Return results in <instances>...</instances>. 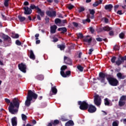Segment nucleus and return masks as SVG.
<instances>
[{"mask_svg":"<svg viewBox=\"0 0 126 126\" xmlns=\"http://www.w3.org/2000/svg\"><path fill=\"white\" fill-rule=\"evenodd\" d=\"M4 100L7 104H10L8 107L9 113L12 115H15L18 112V109H19V106L20 105L19 99L14 98L11 102H10V100L8 98H5Z\"/></svg>","mask_w":126,"mask_h":126,"instance_id":"obj_1","label":"nucleus"},{"mask_svg":"<svg viewBox=\"0 0 126 126\" xmlns=\"http://www.w3.org/2000/svg\"><path fill=\"white\" fill-rule=\"evenodd\" d=\"M37 98H38V94L34 92H33L32 90H29L28 92L27 99L25 101V105L27 107H29L31 105V101L33 100V99L36 100Z\"/></svg>","mask_w":126,"mask_h":126,"instance_id":"obj_2","label":"nucleus"},{"mask_svg":"<svg viewBox=\"0 0 126 126\" xmlns=\"http://www.w3.org/2000/svg\"><path fill=\"white\" fill-rule=\"evenodd\" d=\"M106 78L108 80L109 84H111V75L108 74L107 73H105L102 72H99V77H97V79L99 80L101 83H104V84H106V83L105 82Z\"/></svg>","mask_w":126,"mask_h":126,"instance_id":"obj_3","label":"nucleus"},{"mask_svg":"<svg viewBox=\"0 0 126 126\" xmlns=\"http://www.w3.org/2000/svg\"><path fill=\"white\" fill-rule=\"evenodd\" d=\"M78 104L80 105L79 108L82 111H85L86 110H87L89 107V105L85 101H79Z\"/></svg>","mask_w":126,"mask_h":126,"instance_id":"obj_4","label":"nucleus"},{"mask_svg":"<svg viewBox=\"0 0 126 126\" xmlns=\"http://www.w3.org/2000/svg\"><path fill=\"white\" fill-rule=\"evenodd\" d=\"M94 105H96L97 107L100 108V106H101V103H102V99L99 97V95H94Z\"/></svg>","mask_w":126,"mask_h":126,"instance_id":"obj_5","label":"nucleus"},{"mask_svg":"<svg viewBox=\"0 0 126 126\" xmlns=\"http://www.w3.org/2000/svg\"><path fill=\"white\" fill-rule=\"evenodd\" d=\"M126 95H122L121 96L118 102L119 107H124L126 105Z\"/></svg>","mask_w":126,"mask_h":126,"instance_id":"obj_6","label":"nucleus"},{"mask_svg":"<svg viewBox=\"0 0 126 126\" xmlns=\"http://www.w3.org/2000/svg\"><path fill=\"white\" fill-rule=\"evenodd\" d=\"M126 61V55L124 57H120L118 58V60L116 61V64L117 65H121L123 63Z\"/></svg>","mask_w":126,"mask_h":126,"instance_id":"obj_7","label":"nucleus"},{"mask_svg":"<svg viewBox=\"0 0 126 126\" xmlns=\"http://www.w3.org/2000/svg\"><path fill=\"white\" fill-rule=\"evenodd\" d=\"M18 67L19 69L22 71V72H23L24 73H26V64L21 63L20 64H18Z\"/></svg>","mask_w":126,"mask_h":126,"instance_id":"obj_8","label":"nucleus"},{"mask_svg":"<svg viewBox=\"0 0 126 126\" xmlns=\"http://www.w3.org/2000/svg\"><path fill=\"white\" fill-rule=\"evenodd\" d=\"M46 14L49 17H56L57 16V12L56 11L47 10L46 11Z\"/></svg>","mask_w":126,"mask_h":126,"instance_id":"obj_9","label":"nucleus"},{"mask_svg":"<svg viewBox=\"0 0 126 126\" xmlns=\"http://www.w3.org/2000/svg\"><path fill=\"white\" fill-rule=\"evenodd\" d=\"M89 113H95L97 111V108L94 105L90 104L89 105V108L88 110Z\"/></svg>","mask_w":126,"mask_h":126,"instance_id":"obj_10","label":"nucleus"},{"mask_svg":"<svg viewBox=\"0 0 126 126\" xmlns=\"http://www.w3.org/2000/svg\"><path fill=\"white\" fill-rule=\"evenodd\" d=\"M64 63L66 64H68V65H72V61H71V59L66 56L64 57Z\"/></svg>","mask_w":126,"mask_h":126,"instance_id":"obj_11","label":"nucleus"},{"mask_svg":"<svg viewBox=\"0 0 126 126\" xmlns=\"http://www.w3.org/2000/svg\"><path fill=\"white\" fill-rule=\"evenodd\" d=\"M24 10V14L26 15H29L32 13V10L28 6H26L23 8Z\"/></svg>","mask_w":126,"mask_h":126,"instance_id":"obj_12","label":"nucleus"},{"mask_svg":"<svg viewBox=\"0 0 126 126\" xmlns=\"http://www.w3.org/2000/svg\"><path fill=\"white\" fill-rule=\"evenodd\" d=\"M111 85L112 86H118L119 85V81L116 78H111Z\"/></svg>","mask_w":126,"mask_h":126,"instance_id":"obj_13","label":"nucleus"},{"mask_svg":"<svg viewBox=\"0 0 126 126\" xmlns=\"http://www.w3.org/2000/svg\"><path fill=\"white\" fill-rule=\"evenodd\" d=\"M58 93V90L56 88V86H54L51 88V91L50 93V96L52 95H56Z\"/></svg>","mask_w":126,"mask_h":126,"instance_id":"obj_14","label":"nucleus"},{"mask_svg":"<svg viewBox=\"0 0 126 126\" xmlns=\"http://www.w3.org/2000/svg\"><path fill=\"white\" fill-rule=\"evenodd\" d=\"M58 27L54 25L50 27V32L51 34H55L57 31Z\"/></svg>","mask_w":126,"mask_h":126,"instance_id":"obj_15","label":"nucleus"},{"mask_svg":"<svg viewBox=\"0 0 126 126\" xmlns=\"http://www.w3.org/2000/svg\"><path fill=\"white\" fill-rule=\"evenodd\" d=\"M67 69V66L65 65H63L61 68V71H60V74L61 75H64V70L65 69Z\"/></svg>","mask_w":126,"mask_h":126,"instance_id":"obj_16","label":"nucleus"},{"mask_svg":"<svg viewBox=\"0 0 126 126\" xmlns=\"http://www.w3.org/2000/svg\"><path fill=\"white\" fill-rule=\"evenodd\" d=\"M37 13H38L41 16V17H44V16L45 15V11H42V10L38 8L37 10Z\"/></svg>","mask_w":126,"mask_h":126,"instance_id":"obj_17","label":"nucleus"},{"mask_svg":"<svg viewBox=\"0 0 126 126\" xmlns=\"http://www.w3.org/2000/svg\"><path fill=\"white\" fill-rule=\"evenodd\" d=\"M90 37V36L87 35L86 37L83 39L84 42H86V43H89V44H90V43H91V42L92 41V38L88 39V37Z\"/></svg>","mask_w":126,"mask_h":126,"instance_id":"obj_18","label":"nucleus"},{"mask_svg":"<svg viewBox=\"0 0 126 126\" xmlns=\"http://www.w3.org/2000/svg\"><path fill=\"white\" fill-rule=\"evenodd\" d=\"M11 123L12 126H17V120L16 117H14L11 119Z\"/></svg>","mask_w":126,"mask_h":126,"instance_id":"obj_19","label":"nucleus"},{"mask_svg":"<svg viewBox=\"0 0 126 126\" xmlns=\"http://www.w3.org/2000/svg\"><path fill=\"white\" fill-rule=\"evenodd\" d=\"M58 31H62L61 34H64L65 32H67V29L65 27L59 28L58 29Z\"/></svg>","mask_w":126,"mask_h":126,"instance_id":"obj_20","label":"nucleus"},{"mask_svg":"<svg viewBox=\"0 0 126 126\" xmlns=\"http://www.w3.org/2000/svg\"><path fill=\"white\" fill-rule=\"evenodd\" d=\"M2 37L4 40H6V41L7 40H9L8 41L9 42V43L11 42V38H10V37L8 36V35L3 34L2 35Z\"/></svg>","mask_w":126,"mask_h":126,"instance_id":"obj_21","label":"nucleus"},{"mask_svg":"<svg viewBox=\"0 0 126 126\" xmlns=\"http://www.w3.org/2000/svg\"><path fill=\"white\" fill-rule=\"evenodd\" d=\"M30 59H31V60H33V61H34V60L36 59L35 55L34 54V52H33V50L30 51Z\"/></svg>","mask_w":126,"mask_h":126,"instance_id":"obj_22","label":"nucleus"},{"mask_svg":"<svg viewBox=\"0 0 126 126\" xmlns=\"http://www.w3.org/2000/svg\"><path fill=\"white\" fill-rule=\"evenodd\" d=\"M103 2V0H99L94 2V3L93 4V6L94 7H96V6H98L99 4H101L102 2Z\"/></svg>","mask_w":126,"mask_h":126,"instance_id":"obj_23","label":"nucleus"},{"mask_svg":"<svg viewBox=\"0 0 126 126\" xmlns=\"http://www.w3.org/2000/svg\"><path fill=\"white\" fill-rule=\"evenodd\" d=\"M117 76L119 79H125L126 78V76L123 75V74L121 72H119L117 74Z\"/></svg>","mask_w":126,"mask_h":126,"instance_id":"obj_24","label":"nucleus"},{"mask_svg":"<svg viewBox=\"0 0 126 126\" xmlns=\"http://www.w3.org/2000/svg\"><path fill=\"white\" fill-rule=\"evenodd\" d=\"M65 126H74V123L72 120H69L65 123Z\"/></svg>","mask_w":126,"mask_h":126,"instance_id":"obj_25","label":"nucleus"},{"mask_svg":"<svg viewBox=\"0 0 126 126\" xmlns=\"http://www.w3.org/2000/svg\"><path fill=\"white\" fill-rule=\"evenodd\" d=\"M30 8L31 10L35 9V10H37L38 8H39V6H36L34 4H31Z\"/></svg>","mask_w":126,"mask_h":126,"instance_id":"obj_26","label":"nucleus"},{"mask_svg":"<svg viewBox=\"0 0 126 126\" xmlns=\"http://www.w3.org/2000/svg\"><path fill=\"white\" fill-rule=\"evenodd\" d=\"M35 78H36V79H37V80H44V75L42 74L37 75L35 76Z\"/></svg>","mask_w":126,"mask_h":126,"instance_id":"obj_27","label":"nucleus"},{"mask_svg":"<svg viewBox=\"0 0 126 126\" xmlns=\"http://www.w3.org/2000/svg\"><path fill=\"white\" fill-rule=\"evenodd\" d=\"M71 74V72L69 70L66 71L65 73L64 72V75H61L63 77H67V76L70 75Z\"/></svg>","mask_w":126,"mask_h":126,"instance_id":"obj_28","label":"nucleus"},{"mask_svg":"<svg viewBox=\"0 0 126 126\" xmlns=\"http://www.w3.org/2000/svg\"><path fill=\"white\" fill-rule=\"evenodd\" d=\"M53 126H57L58 125L60 124V121L59 120H55L54 121H51Z\"/></svg>","mask_w":126,"mask_h":126,"instance_id":"obj_29","label":"nucleus"},{"mask_svg":"<svg viewBox=\"0 0 126 126\" xmlns=\"http://www.w3.org/2000/svg\"><path fill=\"white\" fill-rule=\"evenodd\" d=\"M58 48L60 49L61 51H63L65 49V45L64 44H59L57 45Z\"/></svg>","mask_w":126,"mask_h":126,"instance_id":"obj_30","label":"nucleus"},{"mask_svg":"<svg viewBox=\"0 0 126 126\" xmlns=\"http://www.w3.org/2000/svg\"><path fill=\"white\" fill-rule=\"evenodd\" d=\"M18 18L19 19V20H20V22H23V21H25V20L26 19L25 17H22L21 15H19L18 16Z\"/></svg>","mask_w":126,"mask_h":126,"instance_id":"obj_31","label":"nucleus"},{"mask_svg":"<svg viewBox=\"0 0 126 126\" xmlns=\"http://www.w3.org/2000/svg\"><path fill=\"white\" fill-rule=\"evenodd\" d=\"M77 68L81 72H82V71H83V69H84V67L83 66H81V65H78L77 66Z\"/></svg>","mask_w":126,"mask_h":126,"instance_id":"obj_32","label":"nucleus"},{"mask_svg":"<svg viewBox=\"0 0 126 126\" xmlns=\"http://www.w3.org/2000/svg\"><path fill=\"white\" fill-rule=\"evenodd\" d=\"M104 102V105H105V106H109L110 105V101H109V99H108V98H105Z\"/></svg>","mask_w":126,"mask_h":126,"instance_id":"obj_33","label":"nucleus"},{"mask_svg":"<svg viewBox=\"0 0 126 126\" xmlns=\"http://www.w3.org/2000/svg\"><path fill=\"white\" fill-rule=\"evenodd\" d=\"M55 24H61L62 23V20L59 18H56L55 20Z\"/></svg>","mask_w":126,"mask_h":126,"instance_id":"obj_34","label":"nucleus"},{"mask_svg":"<svg viewBox=\"0 0 126 126\" xmlns=\"http://www.w3.org/2000/svg\"><path fill=\"white\" fill-rule=\"evenodd\" d=\"M102 29L104 31H110L111 30V28H110L109 26H104L102 28Z\"/></svg>","mask_w":126,"mask_h":126,"instance_id":"obj_35","label":"nucleus"},{"mask_svg":"<svg viewBox=\"0 0 126 126\" xmlns=\"http://www.w3.org/2000/svg\"><path fill=\"white\" fill-rule=\"evenodd\" d=\"M104 8L105 10H109V11H111V4L106 5L104 6Z\"/></svg>","mask_w":126,"mask_h":126,"instance_id":"obj_36","label":"nucleus"},{"mask_svg":"<svg viewBox=\"0 0 126 126\" xmlns=\"http://www.w3.org/2000/svg\"><path fill=\"white\" fill-rule=\"evenodd\" d=\"M77 37H78V39H82L84 38V36H83V34L82 33H77Z\"/></svg>","mask_w":126,"mask_h":126,"instance_id":"obj_37","label":"nucleus"},{"mask_svg":"<svg viewBox=\"0 0 126 126\" xmlns=\"http://www.w3.org/2000/svg\"><path fill=\"white\" fill-rule=\"evenodd\" d=\"M21 116L23 121H26L27 120V116L26 115L22 114Z\"/></svg>","mask_w":126,"mask_h":126,"instance_id":"obj_38","label":"nucleus"},{"mask_svg":"<svg viewBox=\"0 0 126 126\" xmlns=\"http://www.w3.org/2000/svg\"><path fill=\"white\" fill-rule=\"evenodd\" d=\"M4 5L5 7H7L8 6V1H9V0H4Z\"/></svg>","mask_w":126,"mask_h":126,"instance_id":"obj_39","label":"nucleus"},{"mask_svg":"<svg viewBox=\"0 0 126 126\" xmlns=\"http://www.w3.org/2000/svg\"><path fill=\"white\" fill-rule=\"evenodd\" d=\"M90 14L92 15H94L95 14V10L94 9H89Z\"/></svg>","mask_w":126,"mask_h":126,"instance_id":"obj_40","label":"nucleus"},{"mask_svg":"<svg viewBox=\"0 0 126 126\" xmlns=\"http://www.w3.org/2000/svg\"><path fill=\"white\" fill-rule=\"evenodd\" d=\"M84 10H85L84 7H80L78 11L79 12H82L83 11H84Z\"/></svg>","mask_w":126,"mask_h":126,"instance_id":"obj_41","label":"nucleus"},{"mask_svg":"<svg viewBox=\"0 0 126 126\" xmlns=\"http://www.w3.org/2000/svg\"><path fill=\"white\" fill-rule=\"evenodd\" d=\"M119 37L121 39H124V37H125V33L121 32L120 33Z\"/></svg>","mask_w":126,"mask_h":126,"instance_id":"obj_42","label":"nucleus"},{"mask_svg":"<svg viewBox=\"0 0 126 126\" xmlns=\"http://www.w3.org/2000/svg\"><path fill=\"white\" fill-rule=\"evenodd\" d=\"M113 49L115 51H119L120 50V46L118 45H115Z\"/></svg>","mask_w":126,"mask_h":126,"instance_id":"obj_43","label":"nucleus"},{"mask_svg":"<svg viewBox=\"0 0 126 126\" xmlns=\"http://www.w3.org/2000/svg\"><path fill=\"white\" fill-rule=\"evenodd\" d=\"M117 59V57L114 56L111 59V62L113 63H116V60Z\"/></svg>","mask_w":126,"mask_h":126,"instance_id":"obj_44","label":"nucleus"},{"mask_svg":"<svg viewBox=\"0 0 126 126\" xmlns=\"http://www.w3.org/2000/svg\"><path fill=\"white\" fill-rule=\"evenodd\" d=\"M112 126H119V123L118 121H114L112 123Z\"/></svg>","mask_w":126,"mask_h":126,"instance_id":"obj_45","label":"nucleus"},{"mask_svg":"<svg viewBox=\"0 0 126 126\" xmlns=\"http://www.w3.org/2000/svg\"><path fill=\"white\" fill-rule=\"evenodd\" d=\"M90 31L91 32V33H92V34H93V33H94V32H95V30H94V29L92 27H91L90 28Z\"/></svg>","mask_w":126,"mask_h":126,"instance_id":"obj_46","label":"nucleus"},{"mask_svg":"<svg viewBox=\"0 0 126 126\" xmlns=\"http://www.w3.org/2000/svg\"><path fill=\"white\" fill-rule=\"evenodd\" d=\"M73 7H74V6H73V5H71V4H70L68 5V8L70 10H71V9H72V8H73Z\"/></svg>","mask_w":126,"mask_h":126,"instance_id":"obj_47","label":"nucleus"},{"mask_svg":"<svg viewBox=\"0 0 126 126\" xmlns=\"http://www.w3.org/2000/svg\"><path fill=\"white\" fill-rule=\"evenodd\" d=\"M45 20L46 21V23H49L50 22V18L48 17V16H46L45 18Z\"/></svg>","mask_w":126,"mask_h":126,"instance_id":"obj_48","label":"nucleus"},{"mask_svg":"<svg viewBox=\"0 0 126 126\" xmlns=\"http://www.w3.org/2000/svg\"><path fill=\"white\" fill-rule=\"evenodd\" d=\"M15 43L18 46H21V42L19 40H17Z\"/></svg>","mask_w":126,"mask_h":126,"instance_id":"obj_49","label":"nucleus"},{"mask_svg":"<svg viewBox=\"0 0 126 126\" xmlns=\"http://www.w3.org/2000/svg\"><path fill=\"white\" fill-rule=\"evenodd\" d=\"M94 51V48H92L91 49H90L88 53L89 55H92V52H93Z\"/></svg>","mask_w":126,"mask_h":126,"instance_id":"obj_50","label":"nucleus"},{"mask_svg":"<svg viewBox=\"0 0 126 126\" xmlns=\"http://www.w3.org/2000/svg\"><path fill=\"white\" fill-rule=\"evenodd\" d=\"M96 40L97 42H102V41H103V38H102L101 37H97L96 38Z\"/></svg>","mask_w":126,"mask_h":126,"instance_id":"obj_51","label":"nucleus"},{"mask_svg":"<svg viewBox=\"0 0 126 126\" xmlns=\"http://www.w3.org/2000/svg\"><path fill=\"white\" fill-rule=\"evenodd\" d=\"M13 38H14L15 39H18V38H19V34L16 33L15 34V36H13Z\"/></svg>","mask_w":126,"mask_h":126,"instance_id":"obj_52","label":"nucleus"},{"mask_svg":"<svg viewBox=\"0 0 126 126\" xmlns=\"http://www.w3.org/2000/svg\"><path fill=\"white\" fill-rule=\"evenodd\" d=\"M73 25L74 27H78V23L76 22H73Z\"/></svg>","mask_w":126,"mask_h":126,"instance_id":"obj_53","label":"nucleus"},{"mask_svg":"<svg viewBox=\"0 0 126 126\" xmlns=\"http://www.w3.org/2000/svg\"><path fill=\"white\" fill-rule=\"evenodd\" d=\"M104 20L105 23H109V20L107 18H103Z\"/></svg>","mask_w":126,"mask_h":126,"instance_id":"obj_54","label":"nucleus"},{"mask_svg":"<svg viewBox=\"0 0 126 126\" xmlns=\"http://www.w3.org/2000/svg\"><path fill=\"white\" fill-rule=\"evenodd\" d=\"M39 36H40V34H39V33H36L35 35V40H38L39 39L38 38Z\"/></svg>","mask_w":126,"mask_h":126,"instance_id":"obj_55","label":"nucleus"},{"mask_svg":"<svg viewBox=\"0 0 126 126\" xmlns=\"http://www.w3.org/2000/svg\"><path fill=\"white\" fill-rule=\"evenodd\" d=\"M47 126H53V122H52V121L50 123H48Z\"/></svg>","mask_w":126,"mask_h":126,"instance_id":"obj_56","label":"nucleus"},{"mask_svg":"<svg viewBox=\"0 0 126 126\" xmlns=\"http://www.w3.org/2000/svg\"><path fill=\"white\" fill-rule=\"evenodd\" d=\"M24 5H29V2L26 1L24 2Z\"/></svg>","mask_w":126,"mask_h":126,"instance_id":"obj_57","label":"nucleus"},{"mask_svg":"<svg viewBox=\"0 0 126 126\" xmlns=\"http://www.w3.org/2000/svg\"><path fill=\"white\" fill-rule=\"evenodd\" d=\"M85 20L87 23L88 22V23H90V22H91V20L89 18H87Z\"/></svg>","mask_w":126,"mask_h":126,"instance_id":"obj_58","label":"nucleus"},{"mask_svg":"<svg viewBox=\"0 0 126 126\" xmlns=\"http://www.w3.org/2000/svg\"><path fill=\"white\" fill-rule=\"evenodd\" d=\"M32 125H36V124H37V122L36 121V120H33L32 121Z\"/></svg>","mask_w":126,"mask_h":126,"instance_id":"obj_59","label":"nucleus"},{"mask_svg":"<svg viewBox=\"0 0 126 126\" xmlns=\"http://www.w3.org/2000/svg\"><path fill=\"white\" fill-rule=\"evenodd\" d=\"M117 14H119V15H122V14H123V13L122 12V10H119L117 12Z\"/></svg>","mask_w":126,"mask_h":126,"instance_id":"obj_60","label":"nucleus"},{"mask_svg":"<svg viewBox=\"0 0 126 126\" xmlns=\"http://www.w3.org/2000/svg\"><path fill=\"white\" fill-rule=\"evenodd\" d=\"M81 56H82V53L80 52L78 55V58L81 59Z\"/></svg>","mask_w":126,"mask_h":126,"instance_id":"obj_61","label":"nucleus"},{"mask_svg":"<svg viewBox=\"0 0 126 126\" xmlns=\"http://www.w3.org/2000/svg\"><path fill=\"white\" fill-rule=\"evenodd\" d=\"M37 19H38V20H41L42 19H41V17H40L39 15H37L36 16Z\"/></svg>","mask_w":126,"mask_h":126,"instance_id":"obj_62","label":"nucleus"},{"mask_svg":"<svg viewBox=\"0 0 126 126\" xmlns=\"http://www.w3.org/2000/svg\"><path fill=\"white\" fill-rule=\"evenodd\" d=\"M123 124L126 126V118L123 120Z\"/></svg>","mask_w":126,"mask_h":126,"instance_id":"obj_63","label":"nucleus"},{"mask_svg":"<svg viewBox=\"0 0 126 126\" xmlns=\"http://www.w3.org/2000/svg\"><path fill=\"white\" fill-rule=\"evenodd\" d=\"M58 41H59V39L57 38H55L53 40V42H58Z\"/></svg>","mask_w":126,"mask_h":126,"instance_id":"obj_64","label":"nucleus"}]
</instances>
